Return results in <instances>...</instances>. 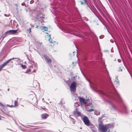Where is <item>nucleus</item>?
<instances>
[{"instance_id": "nucleus-27", "label": "nucleus", "mask_w": 132, "mask_h": 132, "mask_svg": "<svg viewBox=\"0 0 132 132\" xmlns=\"http://www.w3.org/2000/svg\"><path fill=\"white\" fill-rule=\"evenodd\" d=\"M114 39H111L110 40V42L112 43L114 42Z\"/></svg>"}, {"instance_id": "nucleus-13", "label": "nucleus", "mask_w": 132, "mask_h": 132, "mask_svg": "<svg viewBox=\"0 0 132 132\" xmlns=\"http://www.w3.org/2000/svg\"><path fill=\"white\" fill-rule=\"evenodd\" d=\"M48 116V115L47 113H44L42 115V118L43 119H45Z\"/></svg>"}, {"instance_id": "nucleus-25", "label": "nucleus", "mask_w": 132, "mask_h": 132, "mask_svg": "<svg viewBox=\"0 0 132 132\" xmlns=\"http://www.w3.org/2000/svg\"><path fill=\"white\" fill-rule=\"evenodd\" d=\"M0 106L2 107L3 108H4V107L3 104L1 103H0Z\"/></svg>"}, {"instance_id": "nucleus-45", "label": "nucleus", "mask_w": 132, "mask_h": 132, "mask_svg": "<svg viewBox=\"0 0 132 132\" xmlns=\"http://www.w3.org/2000/svg\"><path fill=\"white\" fill-rule=\"evenodd\" d=\"M6 15V14H5V16H6V15Z\"/></svg>"}, {"instance_id": "nucleus-35", "label": "nucleus", "mask_w": 132, "mask_h": 132, "mask_svg": "<svg viewBox=\"0 0 132 132\" xmlns=\"http://www.w3.org/2000/svg\"><path fill=\"white\" fill-rule=\"evenodd\" d=\"M20 129L21 130H22V131H25V129H21L20 128Z\"/></svg>"}, {"instance_id": "nucleus-19", "label": "nucleus", "mask_w": 132, "mask_h": 132, "mask_svg": "<svg viewBox=\"0 0 132 132\" xmlns=\"http://www.w3.org/2000/svg\"><path fill=\"white\" fill-rule=\"evenodd\" d=\"M18 104L17 102L16 101H15L14 102V107H16L18 106Z\"/></svg>"}, {"instance_id": "nucleus-11", "label": "nucleus", "mask_w": 132, "mask_h": 132, "mask_svg": "<svg viewBox=\"0 0 132 132\" xmlns=\"http://www.w3.org/2000/svg\"><path fill=\"white\" fill-rule=\"evenodd\" d=\"M44 57L46 60L47 63L48 64L50 63L51 62V59L49 58L48 57L47 55L46 54H44Z\"/></svg>"}, {"instance_id": "nucleus-21", "label": "nucleus", "mask_w": 132, "mask_h": 132, "mask_svg": "<svg viewBox=\"0 0 132 132\" xmlns=\"http://www.w3.org/2000/svg\"><path fill=\"white\" fill-rule=\"evenodd\" d=\"M7 106L10 107V108L14 107V106L13 105H9L7 104Z\"/></svg>"}, {"instance_id": "nucleus-30", "label": "nucleus", "mask_w": 132, "mask_h": 132, "mask_svg": "<svg viewBox=\"0 0 132 132\" xmlns=\"http://www.w3.org/2000/svg\"><path fill=\"white\" fill-rule=\"evenodd\" d=\"M42 44V43H39L38 44V45L39 46V45L41 46V45Z\"/></svg>"}, {"instance_id": "nucleus-7", "label": "nucleus", "mask_w": 132, "mask_h": 132, "mask_svg": "<svg viewBox=\"0 0 132 132\" xmlns=\"http://www.w3.org/2000/svg\"><path fill=\"white\" fill-rule=\"evenodd\" d=\"M61 28V29L62 31H63L65 33L69 34H72L73 35L76 36H77V34L76 33H73L72 32L70 31L66 28Z\"/></svg>"}, {"instance_id": "nucleus-47", "label": "nucleus", "mask_w": 132, "mask_h": 132, "mask_svg": "<svg viewBox=\"0 0 132 132\" xmlns=\"http://www.w3.org/2000/svg\"><path fill=\"white\" fill-rule=\"evenodd\" d=\"M22 106H23V105H22Z\"/></svg>"}, {"instance_id": "nucleus-46", "label": "nucleus", "mask_w": 132, "mask_h": 132, "mask_svg": "<svg viewBox=\"0 0 132 132\" xmlns=\"http://www.w3.org/2000/svg\"><path fill=\"white\" fill-rule=\"evenodd\" d=\"M131 112H132V110H131Z\"/></svg>"}, {"instance_id": "nucleus-17", "label": "nucleus", "mask_w": 132, "mask_h": 132, "mask_svg": "<svg viewBox=\"0 0 132 132\" xmlns=\"http://www.w3.org/2000/svg\"><path fill=\"white\" fill-rule=\"evenodd\" d=\"M51 35L50 34L48 35V36L50 38H49V41L50 42V43H53V42H52V39L51 37Z\"/></svg>"}, {"instance_id": "nucleus-37", "label": "nucleus", "mask_w": 132, "mask_h": 132, "mask_svg": "<svg viewBox=\"0 0 132 132\" xmlns=\"http://www.w3.org/2000/svg\"><path fill=\"white\" fill-rule=\"evenodd\" d=\"M75 105L78 104V103L76 102V103H75Z\"/></svg>"}, {"instance_id": "nucleus-28", "label": "nucleus", "mask_w": 132, "mask_h": 132, "mask_svg": "<svg viewBox=\"0 0 132 132\" xmlns=\"http://www.w3.org/2000/svg\"><path fill=\"white\" fill-rule=\"evenodd\" d=\"M31 28H30L29 29V30H28L29 31V33H30L31 32Z\"/></svg>"}, {"instance_id": "nucleus-20", "label": "nucleus", "mask_w": 132, "mask_h": 132, "mask_svg": "<svg viewBox=\"0 0 132 132\" xmlns=\"http://www.w3.org/2000/svg\"><path fill=\"white\" fill-rule=\"evenodd\" d=\"M70 118L71 119L72 121L73 122V123L74 124L75 123V120L73 118L71 117L70 116H69Z\"/></svg>"}, {"instance_id": "nucleus-12", "label": "nucleus", "mask_w": 132, "mask_h": 132, "mask_svg": "<svg viewBox=\"0 0 132 132\" xmlns=\"http://www.w3.org/2000/svg\"><path fill=\"white\" fill-rule=\"evenodd\" d=\"M80 102L83 104H86L87 103V100L83 98L79 97Z\"/></svg>"}, {"instance_id": "nucleus-41", "label": "nucleus", "mask_w": 132, "mask_h": 132, "mask_svg": "<svg viewBox=\"0 0 132 132\" xmlns=\"http://www.w3.org/2000/svg\"><path fill=\"white\" fill-rule=\"evenodd\" d=\"M120 71H122V69H121V70H120Z\"/></svg>"}, {"instance_id": "nucleus-6", "label": "nucleus", "mask_w": 132, "mask_h": 132, "mask_svg": "<svg viewBox=\"0 0 132 132\" xmlns=\"http://www.w3.org/2000/svg\"><path fill=\"white\" fill-rule=\"evenodd\" d=\"M82 120L85 124L87 126H90V124L89 123V121L88 117L86 116H84Z\"/></svg>"}, {"instance_id": "nucleus-29", "label": "nucleus", "mask_w": 132, "mask_h": 132, "mask_svg": "<svg viewBox=\"0 0 132 132\" xmlns=\"http://www.w3.org/2000/svg\"><path fill=\"white\" fill-rule=\"evenodd\" d=\"M121 59H118V61L119 62H121Z\"/></svg>"}, {"instance_id": "nucleus-4", "label": "nucleus", "mask_w": 132, "mask_h": 132, "mask_svg": "<svg viewBox=\"0 0 132 132\" xmlns=\"http://www.w3.org/2000/svg\"><path fill=\"white\" fill-rule=\"evenodd\" d=\"M18 30H8L3 35L2 37L3 38L2 40H3L4 38L6 36L9 35H10L14 34L17 33Z\"/></svg>"}, {"instance_id": "nucleus-40", "label": "nucleus", "mask_w": 132, "mask_h": 132, "mask_svg": "<svg viewBox=\"0 0 132 132\" xmlns=\"http://www.w3.org/2000/svg\"><path fill=\"white\" fill-rule=\"evenodd\" d=\"M9 90H10V89H9V88H8V89H7V90H8V91H9Z\"/></svg>"}, {"instance_id": "nucleus-18", "label": "nucleus", "mask_w": 132, "mask_h": 132, "mask_svg": "<svg viewBox=\"0 0 132 132\" xmlns=\"http://www.w3.org/2000/svg\"><path fill=\"white\" fill-rule=\"evenodd\" d=\"M92 127H90V128L93 132H96L95 130L93 129V127L94 126L93 125H92Z\"/></svg>"}, {"instance_id": "nucleus-34", "label": "nucleus", "mask_w": 132, "mask_h": 132, "mask_svg": "<svg viewBox=\"0 0 132 132\" xmlns=\"http://www.w3.org/2000/svg\"><path fill=\"white\" fill-rule=\"evenodd\" d=\"M77 77V76H74L73 78H72V79H75V78L76 77Z\"/></svg>"}, {"instance_id": "nucleus-3", "label": "nucleus", "mask_w": 132, "mask_h": 132, "mask_svg": "<svg viewBox=\"0 0 132 132\" xmlns=\"http://www.w3.org/2000/svg\"><path fill=\"white\" fill-rule=\"evenodd\" d=\"M109 97L114 99L115 100L118 101V100H121V98L115 89L111 92V93L107 95Z\"/></svg>"}, {"instance_id": "nucleus-26", "label": "nucleus", "mask_w": 132, "mask_h": 132, "mask_svg": "<svg viewBox=\"0 0 132 132\" xmlns=\"http://www.w3.org/2000/svg\"><path fill=\"white\" fill-rule=\"evenodd\" d=\"M34 0H32L30 2V3L31 4H32L34 3Z\"/></svg>"}, {"instance_id": "nucleus-42", "label": "nucleus", "mask_w": 132, "mask_h": 132, "mask_svg": "<svg viewBox=\"0 0 132 132\" xmlns=\"http://www.w3.org/2000/svg\"><path fill=\"white\" fill-rule=\"evenodd\" d=\"M5 114H6L7 115H8V114L7 113H5Z\"/></svg>"}, {"instance_id": "nucleus-15", "label": "nucleus", "mask_w": 132, "mask_h": 132, "mask_svg": "<svg viewBox=\"0 0 132 132\" xmlns=\"http://www.w3.org/2000/svg\"><path fill=\"white\" fill-rule=\"evenodd\" d=\"M91 108L90 109H89V108H87V110L88 112H91L92 111H93L94 110L92 109L93 106H89Z\"/></svg>"}, {"instance_id": "nucleus-24", "label": "nucleus", "mask_w": 132, "mask_h": 132, "mask_svg": "<svg viewBox=\"0 0 132 132\" xmlns=\"http://www.w3.org/2000/svg\"><path fill=\"white\" fill-rule=\"evenodd\" d=\"M104 37V35H101L99 36V38L100 39H102Z\"/></svg>"}, {"instance_id": "nucleus-22", "label": "nucleus", "mask_w": 132, "mask_h": 132, "mask_svg": "<svg viewBox=\"0 0 132 132\" xmlns=\"http://www.w3.org/2000/svg\"><path fill=\"white\" fill-rule=\"evenodd\" d=\"M21 67L23 69H25L26 68V66L25 65H21Z\"/></svg>"}, {"instance_id": "nucleus-16", "label": "nucleus", "mask_w": 132, "mask_h": 132, "mask_svg": "<svg viewBox=\"0 0 132 132\" xmlns=\"http://www.w3.org/2000/svg\"><path fill=\"white\" fill-rule=\"evenodd\" d=\"M100 110L96 111L95 112V114L96 115H98L100 114Z\"/></svg>"}, {"instance_id": "nucleus-5", "label": "nucleus", "mask_w": 132, "mask_h": 132, "mask_svg": "<svg viewBox=\"0 0 132 132\" xmlns=\"http://www.w3.org/2000/svg\"><path fill=\"white\" fill-rule=\"evenodd\" d=\"M14 59H18V61L20 60L19 58H13L9 59L0 65V71H1L3 67L6 65L11 61Z\"/></svg>"}, {"instance_id": "nucleus-44", "label": "nucleus", "mask_w": 132, "mask_h": 132, "mask_svg": "<svg viewBox=\"0 0 132 132\" xmlns=\"http://www.w3.org/2000/svg\"><path fill=\"white\" fill-rule=\"evenodd\" d=\"M1 118H0V120H1Z\"/></svg>"}, {"instance_id": "nucleus-8", "label": "nucleus", "mask_w": 132, "mask_h": 132, "mask_svg": "<svg viewBox=\"0 0 132 132\" xmlns=\"http://www.w3.org/2000/svg\"><path fill=\"white\" fill-rule=\"evenodd\" d=\"M76 83L75 81L73 82L71 84L70 86V90L71 91H72L73 92L75 91L76 89Z\"/></svg>"}, {"instance_id": "nucleus-9", "label": "nucleus", "mask_w": 132, "mask_h": 132, "mask_svg": "<svg viewBox=\"0 0 132 132\" xmlns=\"http://www.w3.org/2000/svg\"><path fill=\"white\" fill-rule=\"evenodd\" d=\"M59 7L58 4L57 2V1L54 2L51 5V8H53L55 11H57L56 9Z\"/></svg>"}, {"instance_id": "nucleus-1", "label": "nucleus", "mask_w": 132, "mask_h": 132, "mask_svg": "<svg viewBox=\"0 0 132 132\" xmlns=\"http://www.w3.org/2000/svg\"><path fill=\"white\" fill-rule=\"evenodd\" d=\"M36 23L35 24L36 28L40 29L41 30L44 29L45 31L47 30V28L46 26H43L44 19L45 18L43 16L42 14L39 12L37 13L36 16Z\"/></svg>"}, {"instance_id": "nucleus-14", "label": "nucleus", "mask_w": 132, "mask_h": 132, "mask_svg": "<svg viewBox=\"0 0 132 132\" xmlns=\"http://www.w3.org/2000/svg\"><path fill=\"white\" fill-rule=\"evenodd\" d=\"M109 103L111 107V109L112 110H116V107L111 103L110 102H109Z\"/></svg>"}, {"instance_id": "nucleus-33", "label": "nucleus", "mask_w": 132, "mask_h": 132, "mask_svg": "<svg viewBox=\"0 0 132 132\" xmlns=\"http://www.w3.org/2000/svg\"><path fill=\"white\" fill-rule=\"evenodd\" d=\"M21 5L22 6H24L25 5L24 3L23 2L21 4Z\"/></svg>"}, {"instance_id": "nucleus-38", "label": "nucleus", "mask_w": 132, "mask_h": 132, "mask_svg": "<svg viewBox=\"0 0 132 132\" xmlns=\"http://www.w3.org/2000/svg\"><path fill=\"white\" fill-rule=\"evenodd\" d=\"M30 67H31H31H33V66L32 65H31L30 66Z\"/></svg>"}, {"instance_id": "nucleus-36", "label": "nucleus", "mask_w": 132, "mask_h": 132, "mask_svg": "<svg viewBox=\"0 0 132 132\" xmlns=\"http://www.w3.org/2000/svg\"><path fill=\"white\" fill-rule=\"evenodd\" d=\"M23 126H24V127H25V128H28V127H27V126H25L24 125H23Z\"/></svg>"}, {"instance_id": "nucleus-2", "label": "nucleus", "mask_w": 132, "mask_h": 132, "mask_svg": "<svg viewBox=\"0 0 132 132\" xmlns=\"http://www.w3.org/2000/svg\"><path fill=\"white\" fill-rule=\"evenodd\" d=\"M114 127V125L112 123L103 125L100 123L98 125L99 129L102 132H110V129H113Z\"/></svg>"}, {"instance_id": "nucleus-10", "label": "nucleus", "mask_w": 132, "mask_h": 132, "mask_svg": "<svg viewBox=\"0 0 132 132\" xmlns=\"http://www.w3.org/2000/svg\"><path fill=\"white\" fill-rule=\"evenodd\" d=\"M80 2H81V4L82 5L86 4V5L87 8L88 10H90L92 11L91 9L88 5L86 0H82V1H80Z\"/></svg>"}, {"instance_id": "nucleus-39", "label": "nucleus", "mask_w": 132, "mask_h": 132, "mask_svg": "<svg viewBox=\"0 0 132 132\" xmlns=\"http://www.w3.org/2000/svg\"><path fill=\"white\" fill-rule=\"evenodd\" d=\"M33 72H35V69L33 70Z\"/></svg>"}, {"instance_id": "nucleus-43", "label": "nucleus", "mask_w": 132, "mask_h": 132, "mask_svg": "<svg viewBox=\"0 0 132 132\" xmlns=\"http://www.w3.org/2000/svg\"><path fill=\"white\" fill-rule=\"evenodd\" d=\"M119 69H121V67H119Z\"/></svg>"}, {"instance_id": "nucleus-23", "label": "nucleus", "mask_w": 132, "mask_h": 132, "mask_svg": "<svg viewBox=\"0 0 132 132\" xmlns=\"http://www.w3.org/2000/svg\"><path fill=\"white\" fill-rule=\"evenodd\" d=\"M30 71H31V69H27V70L26 71V73H28V72H30Z\"/></svg>"}, {"instance_id": "nucleus-31", "label": "nucleus", "mask_w": 132, "mask_h": 132, "mask_svg": "<svg viewBox=\"0 0 132 132\" xmlns=\"http://www.w3.org/2000/svg\"><path fill=\"white\" fill-rule=\"evenodd\" d=\"M62 101H61L59 104H60L61 105V106H62Z\"/></svg>"}, {"instance_id": "nucleus-32", "label": "nucleus", "mask_w": 132, "mask_h": 132, "mask_svg": "<svg viewBox=\"0 0 132 132\" xmlns=\"http://www.w3.org/2000/svg\"><path fill=\"white\" fill-rule=\"evenodd\" d=\"M118 79H116V80L115 81V82H116V83H117V82H118Z\"/></svg>"}]
</instances>
